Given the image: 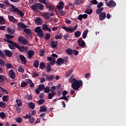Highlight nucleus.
<instances>
[{
    "label": "nucleus",
    "instance_id": "obj_1",
    "mask_svg": "<svg viewBox=\"0 0 126 126\" xmlns=\"http://www.w3.org/2000/svg\"><path fill=\"white\" fill-rule=\"evenodd\" d=\"M68 81L69 83L71 84L72 88H73V90H76V91H78L81 86L83 85V83L81 80H77L75 78L72 79L71 77H70Z\"/></svg>",
    "mask_w": 126,
    "mask_h": 126
},
{
    "label": "nucleus",
    "instance_id": "obj_2",
    "mask_svg": "<svg viewBox=\"0 0 126 126\" xmlns=\"http://www.w3.org/2000/svg\"><path fill=\"white\" fill-rule=\"evenodd\" d=\"M34 32L37 33V36L40 37V38H43L44 37V33L41 29V27H37L34 29Z\"/></svg>",
    "mask_w": 126,
    "mask_h": 126
},
{
    "label": "nucleus",
    "instance_id": "obj_3",
    "mask_svg": "<svg viewBox=\"0 0 126 126\" xmlns=\"http://www.w3.org/2000/svg\"><path fill=\"white\" fill-rule=\"evenodd\" d=\"M18 42L21 44V45H28V40L24 37L23 36H19L18 39Z\"/></svg>",
    "mask_w": 126,
    "mask_h": 126
},
{
    "label": "nucleus",
    "instance_id": "obj_4",
    "mask_svg": "<svg viewBox=\"0 0 126 126\" xmlns=\"http://www.w3.org/2000/svg\"><path fill=\"white\" fill-rule=\"evenodd\" d=\"M7 43H9L8 46L11 50H16V48L18 46V44H17L16 43H15L12 40H7Z\"/></svg>",
    "mask_w": 126,
    "mask_h": 126
},
{
    "label": "nucleus",
    "instance_id": "obj_5",
    "mask_svg": "<svg viewBox=\"0 0 126 126\" xmlns=\"http://www.w3.org/2000/svg\"><path fill=\"white\" fill-rule=\"evenodd\" d=\"M10 6H11L12 9H13V11L17 12V15L21 16V17L24 16V13H23L21 10H19L18 8H15L13 4H11Z\"/></svg>",
    "mask_w": 126,
    "mask_h": 126
},
{
    "label": "nucleus",
    "instance_id": "obj_6",
    "mask_svg": "<svg viewBox=\"0 0 126 126\" xmlns=\"http://www.w3.org/2000/svg\"><path fill=\"white\" fill-rule=\"evenodd\" d=\"M32 117V115L30 114V113L28 114H26V116H24V118L25 120H27V119H28L29 120V122L31 123V124H33L34 123V121H35V119Z\"/></svg>",
    "mask_w": 126,
    "mask_h": 126
},
{
    "label": "nucleus",
    "instance_id": "obj_7",
    "mask_svg": "<svg viewBox=\"0 0 126 126\" xmlns=\"http://www.w3.org/2000/svg\"><path fill=\"white\" fill-rule=\"evenodd\" d=\"M105 3H106L105 5H107V6H108V7L111 8L114 7L116 6V5H117V3H116V2L113 0H110L108 3V2H105Z\"/></svg>",
    "mask_w": 126,
    "mask_h": 126
},
{
    "label": "nucleus",
    "instance_id": "obj_8",
    "mask_svg": "<svg viewBox=\"0 0 126 126\" xmlns=\"http://www.w3.org/2000/svg\"><path fill=\"white\" fill-rule=\"evenodd\" d=\"M63 7H64V3L60 1L59 2V4L56 6L55 11H57V9H63Z\"/></svg>",
    "mask_w": 126,
    "mask_h": 126
},
{
    "label": "nucleus",
    "instance_id": "obj_9",
    "mask_svg": "<svg viewBox=\"0 0 126 126\" xmlns=\"http://www.w3.org/2000/svg\"><path fill=\"white\" fill-rule=\"evenodd\" d=\"M34 23L36 25H42V24H43V21L42 20V18L40 17L36 18L34 21Z\"/></svg>",
    "mask_w": 126,
    "mask_h": 126
},
{
    "label": "nucleus",
    "instance_id": "obj_10",
    "mask_svg": "<svg viewBox=\"0 0 126 126\" xmlns=\"http://www.w3.org/2000/svg\"><path fill=\"white\" fill-rule=\"evenodd\" d=\"M77 43L80 47L85 48V42L81 38L77 40Z\"/></svg>",
    "mask_w": 126,
    "mask_h": 126
},
{
    "label": "nucleus",
    "instance_id": "obj_11",
    "mask_svg": "<svg viewBox=\"0 0 126 126\" xmlns=\"http://www.w3.org/2000/svg\"><path fill=\"white\" fill-rule=\"evenodd\" d=\"M65 62V60L63 58H58L56 61V63L58 65H61V64H63Z\"/></svg>",
    "mask_w": 126,
    "mask_h": 126
},
{
    "label": "nucleus",
    "instance_id": "obj_12",
    "mask_svg": "<svg viewBox=\"0 0 126 126\" xmlns=\"http://www.w3.org/2000/svg\"><path fill=\"white\" fill-rule=\"evenodd\" d=\"M106 18V13L101 12L99 15V19L100 21H103Z\"/></svg>",
    "mask_w": 126,
    "mask_h": 126
},
{
    "label": "nucleus",
    "instance_id": "obj_13",
    "mask_svg": "<svg viewBox=\"0 0 126 126\" xmlns=\"http://www.w3.org/2000/svg\"><path fill=\"white\" fill-rule=\"evenodd\" d=\"M9 75L11 79H14L15 78V73L13 69H11L8 71Z\"/></svg>",
    "mask_w": 126,
    "mask_h": 126
},
{
    "label": "nucleus",
    "instance_id": "obj_14",
    "mask_svg": "<svg viewBox=\"0 0 126 126\" xmlns=\"http://www.w3.org/2000/svg\"><path fill=\"white\" fill-rule=\"evenodd\" d=\"M5 38H3V41H5V42H7V41H10V39H12V38H14V36L10 35V34H6L5 35Z\"/></svg>",
    "mask_w": 126,
    "mask_h": 126
},
{
    "label": "nucleus",
    "instance_id": "obj_15",
    "mask_svg": "<svg viewBox=\"0 0 126 126\" xmlns=\"http://www.w3.org/2000/svg\"><path fill=\"white\" fill-rule=\"evenodd\" d=\"M19 58L20 60H21V63L23 64H25L26 63V62H27V60H26V58L24 57V56L22 55H20Z\"/></svg>",
    "mask_w": 126,
    "mask_h": 126
},
{
    "label": "nucleus",
    "instance_id": "obj_16",
    "mask_svg": "<svg viewBox=\"0 0 126 126\" xmlns=\"http://www.w3.org/2000/svg\"><path fill=\"white\" fill-rule=\"evenodd\" d=\"M45 7L46 8H49V11H50V12H52V11H54V10H55V9L54 8V5L51 4L50 2L48 5H45Z\"/></svg>",
    "mask_w": 126,
    "mask_h": 126
},
{
    "label": "nucleus",
    "instance_id": "obj_17",
    "mask_svg": "<svg viewBox=\"0 0 126 126\" xmlns=\"http://www.w3.org/2000/svg\"><path fill=\"white\" fill-rule=\"evenodd\" d=\"M5 56L8 58H11L12 57V52L9 50H5L4 51Z\"/></svg>",
    "mask_w": 126,
    "mask_h": 126
},
{
    "label": "nucleus",
    "instance_id": "obj_18",
    "mask_svg": "<svg viewBox=\"0 0 126 126\" xmlns=\"http://www.w3.org/2000/svg\"><path fill=\"white\" fill-rule=\"evenodd\" d=\"M62 29H64L65 31H66L68 33H73V30L72 29L69 28L68 27H66L65 26H63Z\"/></svg>",
    "mask_w": 126,
    "mask_h": 126
},
{
    "label": "nucleus",
    "instance_id": "obj_19",
    "mask_svg": "<svg viewBox=\"0 0 126 126\" xmlns=\"http://www.w3.org/2000/svg\"><path fill=\"white\" fill-rule=\"evenodd\" d=\"M42 29L44 31H49V32H52V30L50 28H49L48 25L47 24H43L42 25Z\"/></svg>",
    "mask_w": 126,
    "mask_h": 126
},
{
    "label": "nucleus",
    "instance_id": "obj_20",
    "mask_svg": "<svg viewBox=\"0 0 126 126\" xmlns=\"http://www.w3.org/2000/svg\"><path fill=\"white\" fill-rule=\"evenodd\" d=\"M27 54L28 55L29 59H32V57L34 56V54H35V52L32 50H30L28 51Z\"/></svg>",
    "mask_w": 126,
    "mask_h": 126
},
{
    "label": "nucleus",
    "instance_id": "obj_21",
    "mask_svg": "<svg viewBox=\"0 0 126 126\" xmlns=\"http://www.w3.org/2000/svg\"><path fill=\"white\" fill-rule=\"evenodd\" d=\"M46 80H48V81H53L54 80V78H55V76L54 75H47L46 77Z\"/></svg>",
    "mask_w": 126,
    "mask_h": 126
},
{
    "label": "nucleus",
    "instance_id": "obj_22",
    "mask_svg": "<svg viewBox=\"0 0 126 126\" xmlns=\"http://www.w3.org/2000/svg\"><path fill=\"white\" fill-rule=\"evenodd\" d=\"M24 32L29 36H31L32 35V32L29 29H25L23 30Z\"/></svg>",
    "mask_w": 126,
    "mask_h": 126
},
{
    "label": "nucleus",
    "instance_id": "obj_23",
    "mask_svg": "<svg viewBox=\"0 0 126 126\" xmlns=\"http://www.w3.org/2000/svg\"><path fill=\"white\" fill-rule=\"evenodd\" d=\"M57 95L56 92H51L48 94V99H53V97H55Z\"/></svg>",
    "mask_w": 126,
    "mask_h": 126
},
{
    "label": "nucleus",
    "instance_id": "obj_24",
    "mask_svg": "<svg viewBox=\"0 0 126 126\" xmlns=\"http://www.w3.org/2000/svg\"><path fill=\"white\" fill-rule=\"evenodd\" d=\"M65 52L66 54H67L69 56H71V55H72V54H73V50H72V49H70L69 48L66 49Z\"/></svg>",
    "mask_w": 126,
    "mask_h": 126
},
{
    "label": "nucleus",
    "instance_id": "obj_25",
    "mask_svg": "<svg viewBox=\"0 0 126 126\" xmlns=\"http://www.w3.org/2000/svg\"><path fill=\"white\" fill-rule=\"evenodd\" d=\"M18 26L20 27V28H23V29H26V28H27V27H28L27 26L25 25L22 22L19 23L18 24Z\"/></svg>",
    "mask_w": 126,
    "mask_h": 126
},
{
    "label": "nucleus",
    "instance_id": "obj_26",
    "mask_svg": "<svg viewBox=\"0 0 126 126\" xmlns=\"http://www.w3.org/2000/svg\"><path fill=\"white\" fill-rule=\"evenodd\" d=\"M7 31L10 35H12V34H14V32L15 31L12 29V28H9V27L7 28Z\"/></svg>",
    "mask_w": 126,
    "mask_h": 126
},
{
    "label": "nucleus",
    "instance_id": "obj_27",
    "mask_svg": "<svg viewBox=\"0 0 126 126\" xmlns=\"http://www.w3.org/2000/svg\"><path fill=\"white\" fill-rule=\"evenodd\" d=\"M27 82L29 84L30 87H34V86H35V85H34V83H33L31 79H27Z\"/></svg>",
    "mask_w": 126,
    "mask_h": 126
},
{
    "label": "nucleus",
    "instance_id": "obj_28",
    "mask_svg": "<svg viewBox=\"0 0 126 126\" xmlns=\"http://www.w3.org/2000/svg\"><path fill=\"white\" fill-rule=\"evenodd\" d=\"M28 106L29 107L30 109H32V110H34L35 108V103L33 102H29L28 103Z\"/></svg>",
    "mask_w": 126,
    "mask_h": 126
},
{
    "label": "nucleus",
    "instance_id": "obj_29",
    "mask_svg": "<svg viewBox=\"0 0 126 126\" xmlns=\"http://www.w3.org/2000/svg\"><path fill=\"white\" fill-rule=\"evenodd\" d=\"M62 9H58V10L59 11V13H60L61 16H64V15H65V14H66V12L65 11H63Z\"/></svg>",
    "mask_w": 126,
    "mask_h": 126
},
{
    "label": "nucleus",
    "instance_id": "obj_30",
    "mask_svg": "<svg viewBox=\"0 0 126 126\" xmlns=\"http://www.w3.org/2000/svg\"><path fill=\"white\" fill-rule=\"evenodd\" d=\"M73 72V70L71 69L69 70V71H67L65 74V77L67 78L69 77V75L71 74V73Z\"/></svg>",
    "mask_w": 126,
    "mask_h": 126
},
{
    "label": "nucleus",
    "instance_id": "obj_31",
    "mask_svg": "<svg viewBox=\"0 0 126 126\" xmlns=\"http://www.w3.org/2000/svg\"><path fill=\"white\" fill-rule=\"evenodd\" d=\"M38 1L43 3V4H45V5H49L50 4V2H48L47 0H38Z\"/></svg>",
    "mask_w": 126,
    "mask_h": 126
},
{
    "label": "nucleus",
    "instance_id": "obj_32",
    "mask_svg": "<svg viewBox=\"0 0 126 126\" xmlns=\"http://www.w3.org/2000/svg\"><path fill=\"white\" fill-rule=\"evenodd\" d=\"M50 46L53 48H56V47L58 46V41H53L52 42H51L50 43Z\"/></svg>",
    "mask_w": 126,
    "mask_h": 126
},
{
    "label": "nucleus",
    "instance_id": "obj_33",
    "mask_svg": "<svg viewBox=\"0 0 126 126\" xmlns=\"http://www.w3.org/2000/svg\"><path fill=\"white\" fill-rule=\"evenodd\" d=\"M88 32H89V31H88V29L86 30L82 34V37L83 38V39H86V37L87 36V34H88Z\"/></svg>",
    "mask_w": 126,
    "mask_h": 126
},
{
    "label": "nucleus",
    "instance_id": "obj_34",
    "mask_svg": "<svg viewBox=\"0 0 126 126\" xmlns=\"http://www.w3.org/2000/svg\"><path fill=\"white\" fill-rule=\"evenodd\" d=\"M37 9L43 10L44 9V5L41 3H37Z\"/></svg>",
    "mask_w": 126,
    "mask_h": 126
},
{
    "label": "nucleus",
    "instance_id": "obj_35",
    "mask_svg": "<svg viewBox=\"0 0 126 126\" xmlns=\"http://www.w3.org/2000/svg\"><path fill=\"white\" fill-rule=\"evenodd\" d=\"M5 23V20L2 16H0V25H3Z\"/></svg>",
    "mask_w": 126,
    "mask_h": 126
},
{
    "label": "nucleus",
    "instance_id": "obj_36",
    "mask_svg": "<svg viewBox=\"0 0 126 126\" xmlns=\"http://www.w3.org/2000/svg\"><path fill=\"white\" fill-rule=\"evenodd\" d=\"M32 9L34 10V11H36V10H38L37 3H34L31 6Z\"/></svg>",
    "mask_w": 126,
    "mask_h": 126
},
{
    "label": "nucleus",
    "instance_id": "obj_37",
    "mask_svg": "<svg viewBox=\"0 0 126 126\" xmlns=\"http://www.w3.org/2000/svg\"><path fill=\"white\" fill-rule=\"evenodd\" d=\"M40 112H47V107H46V105L40 106Z\"/></svg>",
    "mask_w": 126,
    "mask_h": 126
},
{
    "label": "nucleus",
    "instance_id": "obj_38",
    "mask_svg": "<svg viewBox=\"0 0 126 126\" xmlns=\"http://www.w3.org/2000/svg\"><path fill=\"white\" fill-rule=\"evenodd\" d=\"M80 35H81V32L76 31L74 32V36L75 38H78V37H80Z\"/></svg>",
    "mask_w": 126,
    "mask_h": 126
},
{
    "label": "nucleus",
    "instance_id": "obj_39",
    "mask_svg": "<svg viewBox=\"0 0 126 126\" xmlns=\"http://www.w3.org/2000/svg\"><path fill=\"white\" fill-rule=\"evenodd\" d=\"M45 67H46V64H45V63L41 62L39 64L40 69H43V68H45Z\"/></svg>",
    "mask_w": 126,
    "mask_h": 126
},
{
    "label": "nucleus",
    "instance_id": "obj_40",
    "mask_svg": "<svg viewBox=\"0 0 126 126\" xmlns=\"http://www.w3.org/2000/svg\"><path fill=\"white\" fill-rule=\"evenodd\" d=\"M38 90H39V91H42L43 90H44V89H45V85L44 84H41L39 85L38 88Z\"/></svg>",
    "mask_w": 126,
    "mask_h": 126
},
{
    "label": "nucleus",
    "instance_id": "obj_41",
    "mask_svg": "<svg viewBox=\"0 0 126 126\" xmlns=\"http://www.w3.org/2000/svg\"><path fill=\"white\" fill-rule=\"evenodd\" d=\"M33 66L35 67V68H38L39 67V62L38 60H35L33 62Z\"/></svg>",
    "mask_w": 126,
    "mask_h": 126
},
{
    "label": "nucleus",
    "instance_id": "obj_42",
    "mask_svg": "<svg viewBox=\"0 0 126 126\" xmlns=\"http://www.w3.org/2000/svg\"><path fill=\"white\" fill-rule=\"evenodd\" d=\"M104 9V7H100L96 10V14H100L102 11H103V10Z\"/></svg>",
    "mask_w": 126,
    "mask_h": 126
},
{
    "label": "nucleus",
    "instance_id": "obj_43",
    "mask_svg": "<svg viewBox=\"0 0 126 126\" xmlns=\"http://www.w3.org/2000/svg\"><path fill=\"white\" fill-rule=\"evenodd\" d=\"M17 105L18 107H21V106H22V101L20 100V99H17L16 100Z\"/></svg>",
    "mask_w": 126,
    "mask_h": 126
},
{
    "label": "nucleus",
    "instance_id": "obj_44",
    "mask_svg": "<svg viewBox=\"0 0 126 126\" xmlns=\"http://www.w3.org/2000/svg\"><path fill=\"white\" fill-rule=\"evenodd\" d=\"M28 49H29V48L28 47L25 46H22V53H23V52H24L25 53H26V52H27Z\"/></svg>",
    "mask_w": 126,
    "mask_h": 126
},
{
    "label": "nucleus",
    "instance_id": "obj_45",
    "mask_svg": "<svg viewBox=\"0 0 126 126\" xmlns=\"http://www.w3.org/2000/svg\"><path fill=\"white\" fill-rule=\"evenodd\" d=\"M0 57L2 59H5L6 58V56H5V54L1 51V50L0 49Z\"/></svg>",
    "mask_w": 126,
    "mask_h": 126
},
{
    "label": "nucleus",
    "instance_id": "obj_46",
    "mask_svg": "<svg viewBox=\"0 0 126 126\" xmlns=\"http://www.w3.org/2000/svg\"><path fill=\"white\" fill-rule=\"evenodd\" d=\"M62 37L63 33H60L59 35V34H57L56 35H55V39H56V40H59V39H62Z\"/></svg>",
    "mask_w": 126,
    "mask_h": 126
},
{
    "label": "nucleus",
    "instance_id": "obj_47",
    "mask_svg": "<svg viewBox=\"0 0 126 126\" xmlns=\"http://www.w3.org/2000/svg\"><path fill=\"white\" fill-rule=\"evenodd\" d=\"M8 19L10 21H12V22H15V18L13 16H9Z\"/></svg>",
    "mask_w": 126,
    "mask_h": 126
},
{
    "label": "nucleus",
    "instance_id": "obj_48",
    "mask_svg": "<svg viewBox=\"0 0 126 126\" xmlns=\"http://www.w3.org/2000/svg\"><path fill=\"white\" fill-rule=\"evenodd\" d=\"M6 106V104L3 102V101H0V107H1V108H5Z\"/></svg>",
    "mask_w": 126,
    "mask_h": 126
},
{
    "label": "nucleus",
    "instance_id": "obj_49",
    "mask_svg": "<svg viewBox=\"0 0 126 126\" xmlns=\"http://www.w3.org/2000/svg\"><path fill=\"white\" fill-rule=\"evenodd\" d=\"M14 108H16V112L18 113V114L20 113L21 112V108L19 107V106H17L15 105L14 106Z\"/></svg>",
    "mask_w": 126,
    "mask_h": 126
},
{
    "label": "nucleus",
    "instance_id": "obj_50",
    "mask_svg": "<svg viewBox=\"0 0 126 126\" xmlns=\"http://www.w3.org/2000/svg\"><path fill=\"white\" fill-rule=\"evenodd\" d=\"M46 71L47 72H51L52 71V69L51 68V65L48 64L46 67Z\"/></svg>",
    "mask_w": 126,
    "mask_h": 126
},
{
    "label": "nucleus",
    "instance_id": "obj_51",
    "mask_svg": "<svg viewBox=\"0 0 126 126\" xmlns=\"http://www.w3.org/2000/svg\"><path fill=\"white\" fill-rule=\"evenodd\" d=\"M5 113L3 112H0V118L2 119V120H3V119H5Z\"/></svg>",
    "mask_w": 126,
    "mask_h": 126
},
{
    "label": "nucleus",
    "instance_id": "obj_52",
    "mask_svg": "<svg viewBox=\"0 0 126 126\" xmlns=\"http://www.w3.org/2000/svg\"><path fill=\"white\" fill-rule=\"evenodd\" d=\"M45 17L47 19H50V12H47L44 14Z\"/></svg>",
    "mask_w": 126,
    "mask_h": 126
},
{
    "label": "nucleus",
    "instance_id": "obj_53",
    "mask_svg": "<svg viewBox=\"0 0 126 126\" xmlns=\"http://www.w3.org/2000/svg\"><path fill=\"white\" fill-rule=\"evenodd\" d=\"M51 91V90H50V87H47L44 89V92L45 93H49Z\"/></svg>",
    "mask_w": 126,
    "mask_h": 126
},
{
    "label": "nucleus",
    "instance_id": "obj_54",
    "mask_svg": "<svg viewBox=\"0 0 126 126\" xmlns=\"http://www.w3.org/2000/svg\"><path fill=\"white\" fill-rule=\"evenodd\" d=\"M8 96V95H3L2 99L4 102H7L8 99H7Z\"/></svg>",
    "mask_w": 126,
    "mask_h": 126
},
{
    "label": "nucleus",
    "instance_id": "obj_55",
    "mask_svg": "<svg viewBox=\"0 0 126 126\" xmlns=\"http://www.w3.org/2000/svg\"><path fill=\"white\" fill-rule=\"evenodd\" d=\"M28 83H26V82H25V81H23L22 83H21V87L22 88H24V87H25V86H26L27 85Z\"/></svg>",
    "mask_w": 126,
    "mask_h": 126
},
{
    "label": "nucleus",
    "instance_id": "obj_56",
    "mask_svg": "<svg viewBox=\"0 0 126 126\" xmlns=\"http://www.w3.org/2000/svg\"><path fill=\"white\" fill-rule=\"evenodd\" d=\"M0 89L1 91H2V92H3V93H5L6 94H8V91H7V90L3 89L2 87H0Z\"/></svg>",
    "mask_w": 126,
    "mask_h": 126
},
{
    "label": "nucleus",
    "instance_id": "obj_57",
    "mask_svg": "<svg viewBox=\"0 0 126 126\" xmlns=\"http://www.w3.org/2000/svg\"><path fill=\"white\" fill-rule=\"evenodd\" d=\"M4 81V77L2 75H0V83Z\"/></svg>",
    "mask_w": 126,
    "mask_h": 126
},
{
    "label": "nucleus",
    "instance_id": "obj_58",
    "mask_svg": "<svg viewBox=\"0 0 126 126\" xmlns=\"http://www.w3.org/2000/svg\"><path fill=\"white\" fill-rule=\"evenodd\" d=\"M0 64L2 65V66H3L5 65V62H4L3 59H0Z\"/></svg>",
    "mask_w": 126,
    "mask_h": 126
},
{
    "label": "nucleus",
    "instance_id": "obj_59",
    "mask_svg": "<svg viewBox=\"0 0 126 126\" xmlns=\"http://www.w3.org/2000/svg\"><path fill=\"white\" fill-rule=\"evenodd\" d=\"M56 89H57V88L56 86H53V87H51V89H50V92H55V91H56Z\"/></svg>",
    "mask_w": 126,
    "mask_h": 126
},
{
    "label": "nucleus",
    "instance_id": "obj_60",
    "mask_svg": "<svg viewBox=\"0 0 126 126\" xmlns=\"http://www.w3.org/2000/svg\"><path fill=\"white\" fill-rule=\"evenodd\" d=\"M45 102V99H41L39 100H38L37 103L39 104V105H42L43 103Z\"/></svg>",
    "mask_w": 126,
    "mask_h": 126
},
{
    "label": "nucleus",
    "instance_id": "obj_61",
    "mask_svg": "<svg viewBox=\"0 0 126 126\" xmlns=\"http://www.w3.org/2000/svg\"><path fill=\"white\" fill-rule=\"evenodd\" d=\"M39 74L38 73H36L34 71L32 72V77L34 78V77H37V76H39Z\"/></svg>",
    "mask_w": 126,
    "mask_h": 126
},
{
    "label": "nucleus",
    "instance_id": "obj_62",
    "mask_svg": "<svg viewBox=\"0 0 126 126\" xmlns=\"http://www.w3.org/2000/svg\"><path fill=\"white\" fill-rule=\"evenodd\" d=\"M85 12L87 13V14H91V13L93 12V10L92 9H87Z\"/></svg>",
    "mask_w": 126,
    "mask_h": 126
},
{
    "label": "nucleus",
    "instance_id": "obj_63",
    "mask_svg": "<svg viewBox=\"0 0 126 126\" xmlns=\"http://www.w3.org/2000/svg\"><path fill=\"white\" fill-rule=\"evenodd\" d=\"M91 3L92 4H98V1H97V0H93L90 1Z\"/></svg>",
    "mask_w": 126,
    "mask_h": 126
},
{
    "label": "nucleus",
    "instance_id": "obj_64",
    "mask_svg": "<svg viewBox=\"0 0 126 126\" xmlns=\"http://www.w3.org/2000/svg\"><path fill=\"white\" fill-rule=\"evenodd\" d=\"M103 2H99L97 5V8H100V7H102L103 6Z\"/></svg>",
    "mask_w": 126,
    "mask_h": 126
}]
</instances>
